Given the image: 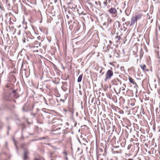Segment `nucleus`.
Masks as SVG:
<instances>
[{
  "label": "nucleus",
  "mask_w": 160,
  "mask_h": 160,
  "mask_svg": "<svg viewBox=\"0 0 160 160\" xmlns=\"http://www.w3.org/2000/svg\"><path fill=\"white\" fill-rule=\"evenodd\" d=\"M9 86L6 85L4 89V99L5 100L8 101L12 99L13 98H17L19 97L18 94L15 90H13L9 88Z\"/></svg>",
  "instance_id": "obj_1"
},
{
  "label": "nucleus",
  "mask_w": 160,
  "mask_h": 160,
  "mask_svg": "<svg viewBox=\"0 0 160 160\" xmlns=\"http://www.w3.org/2000/svg\"><path fill=\"white\" fill-rule=\"evenodd\" d=\"M142 16V15L140 13L136 14L134 16H133L131 20V23L130 26H131L134 25L135 23H137V21L140 19Z\"/></svg>",
  "instance_id": "obj_2"
},
{
  "label": "nucleus",
  "mask_w": 160,
  "mask_h": 160,
  "mask_svg": "<svg viewBox=\"0 0 160 160\" xmlns=\"http://www.w3.org/2000/svg\"><path fill=\"white\" fill-rule=\"evenodd\" d=\"M113 75V72L111 70H108L106 73V78L104 79L105 81H106L107 80L110 79Z\"/></svg>",
  "instance_id": "obj_3"
},
{
  "label": "nucleus",
  "mask_w": 160,
  "mask_h": 160,
  "mask_svg": "<svg viewBox=\"0 0 160 160\" xmlns=\"http://www.w3.org/2000/svg\"><path fill=\"white\" fill-rule=\"evenodd\" d=\"M112 82L113 85L118 86L119 84H121V81L119 80L118 78H115L113 79L112 81Z\"/></svg>",
  "instance_id": "obj_4"
},
{
  "label": "nucleus",
  "mask_w": 160,
  "mask_h": 160,
  "mask_svg": "<svg viewBox=\"0 0 160 160\" xmlns=\"http://www.w3.org/2000/svg\"><path fill=\"white\" fill-rule=\"evenodd\" d=\"M77 12L79 16L81 15H85L86 14V13L85 12L83 8H79Z\"/></svg>",
  "instance_id": "obj_5"
},
{
  "label": "nucleus",
  "mask_w": 160,
  "mask_h": 160,
  "mask_svg": "<svg viewBox=\"0 0 160 160\" xmlns=\"http://www.w3.org/2000/svg\"><path fill=\"white\" fill-rule=\"evenodd\" d=\"M29 153L28 150H25L23 155V160H27L28 158V155Z\"/></svg>",
  "instance_id": "obj_6"
},
{
  "label": "nucleus",
  "mask_w": 160,
  "mask_h": 160,
  "mask_svg": "<svg viewBox=\"0 0 160 160\" xmlns=\"http://www.w3.org/2000/svg\"><path fill=\"white\" fill-rule=\"evenodd\" d=\"M120 22L118 21H116L114 23L113 27L115 28H117V29H118L120 28Z\"/></svg>",
  "instance_id": "obj_7"
},
{
  "label": "nucleus",
  "mask_w": 160,
  "mask_h": 160,
  "mask_svg": "<svg viewBox=\"0 0 160 160\" xmlns=\"http://www.w3.org/2000/svg\"><path fill=\"white\" fill-rule=\"evenodd\" d=\"M68 8L72 9L75 8V7H76V5H74L71 2L68 3Z\"/></svg>",
  "instance_id": "obj_8"
},
{
  "label": "nucleus",
  "mask_w": 160,
  "mask_h": 160,
  "mask_svg": "<svg viewBox=\"0 0 160 160\" xmlns=\"http://www.w3.org/2000/svg\"><path fill=\"white\" fill-rule=\"evenodd\" d=\"M60 129V128H54L52 132V133L54 134H58L60 133L58 131Z\"/></svg>",
  "instance_id": "obj_9"
},
{
  "label": "nucleus",
  "mask_w": 160,
  "mask_h": 160,
  "mask_svg": "<svg viewBox=\"0 0 160 160\" xmlns=\"http://www.w3.org/2000/svg\"><path fill=\"white\" fill-rule=\"evenodd\" d=\"M117 12V10L114 8H112L109 10V12L111 13H115Z\"/></svg>",
  "instance_id": "obj_10"
},
{
  "label": "nucleus",
  "mask_w": 160,
  "mask_h": 160,
  "mask_svg": "<svg viewBox=\"0 0 160 160\" xmlns=\"http://www.w3.org/2000/svg\"><path fill=\"white\" fill-rule=\"evenodd\" d=\"M129 80L130 82L133 84H136V83H135L134 80L131 77H129Z\"/></svg>",
  "instance_id": "obj_11"
},
{
  "label": "nucleus",
  "mask_w": 160,
  "mask_h": 160,
  "mask_svg": "<svg viewBox=\"0 0 160 160\" xmlns=\"http://www.w3.org/2000/svg\"><path fill=\"white\" fill-rule=\"evenodd\" d=\"M82 75L81 74L78 77V82H80L82 80Z\"/></svg>",
  "instance_id": "obj_12"
},
{
  "label": "nucleus",
  "mask_w": 160,
  "mask_h": 160,
  "mask_svg": "<svg viewBox=\"0 0 160 160\" xmlns=\"http://www.w3.org/2000/svg\"><path fill=\"white\" fill-rule=\"evenodd\" d=\"M112 22V20L110 18H108L107 19V23L108 24V25H109V24L111 23V22Z\"/></svg>",
  "instance_id": "obj_13"
},
{
  "label": "nucleus",
  "mask_w": 160,
  "mask_h": 160,
  "mask_svg": "<svg viewBox=\"0 0 160 160\" xmlns=\"http://www.w3.org/2000/svg\"><path fill=\"white\" fill-rule=\"evenodd\" d=\"M140 67L143 70H146V66L145 65L143 64V65H141Z\"/></svg>",
  "instance_id": "obj_14"
},
{
  "label": "nucleus",
  "mask_w": 160,
  "mask_h": 160,
  "mask_svg": "<svg viewBox=\"0 0 160 160\" xmlns=\"http://www.w3.org/2000/svg\"><path fill=\"white\" fill-rule=\"evenodd\" d=\"M108 51H109V52H111L112 54H113L115 52V50L113 49L112 48H111L110 49H108Z\"/></svg>",
  "instance_id": "obj_15"
},
{
  "label": "nucleus",
  "mask_w": 160,
  "mask_h": 160,
  "mask_svg": "<svg viewBox=\"0 0 160 160\" xmlns=\"http://www.w3.org/2000/svg\"><path fill=\"white\" fill-rule=\"evenodd\" d=\"M62 89L64 91H66L67 90L66 86H64L63 85H62Z\"/></svg>",
  "instance_id": "obj_16"
},
{
  "label": "nucleus",
  "mask_w": 160,
  "mask_h": 160,
  "mask_svg": "<svg viewBox=\"0 0 160 160\" xmlns=\"http://www.w3.org/2000/svg\"><path fill=\"white\" fill-rule=\"evenodd\" d=\"M127 160H141V159L139 157H138L137 158H135L134 159L129 158Z\"/></svg>",
  "instance_id": "obj_17"
},
{
  "label": "nucleus",
  "mask_w": 160,
  "mask_h": 160,
  "mask_svg": "<svg viewBox=\"0 0 160 160\" xmlns=\"http://www.w3.org/2000/svg\"><path fill=\"white\" fill-rule=\"evenodd\" d=\"M103 26H104L105 27L107 28L108 26V24L107 22H104L103 24Z\"/></svg>",
  "instance_id": "obj_18"
},
{
  "label": "nucleus",
  "mask_w": 160,
  "mask_h": 160,
  "mask_svg": "<svg viewBox=\"0 0 160 160\" xmlns=\"http://www.w3.org/2000/svg\"><path fill=\"white\" fill-rule=\"evenodd\" d=\"M78 9V8H77V6H76V7H75V8L72 9V10L74 12H77Z\"/></svg>",
  "instance_id": "obj_19"
},
{
  "label": "nucleus",
  "mask_w": 160,
  "mask_h": 160,
  "mask_svg": "<svg viewBox=\"0 0 160 160\" xmlns=\"http://www.w3.org/2000/svg\"><path fill=\"white\" fill-rule=\"evenodd\" d=\"M62 83L63 84L62 85L66 87L68 86V83L67 82H63Z\"/></svg>",
  "instance_id": "obj_20"
},
{
  "label": "nucleus",
  "mask_w": 160,
  "mask_h": 160,
  "mask_svg": "<svg viewBox=\"0 0 160 160\" xmlns=\"http://www.w3.org/2000/svg\"><path fill=\"white\" fill-rule=\"evenodd\" d=\"M47 137H43L41 138H39L38 140H42L43 139H47Z\"/></svg>",
  "instance_id": "obj_21"
},
{
  "label": "nucleus",
  "mask_w": 160,
  "mask_h": 160,
  "mask_svg": "<svg viewBox=\"0 0 160 160\" xmlns=\"http://www.w3.org/2000/svg\"><path fill=\"white\" fill-rule=\"evenodd\" d=\"M120 38H121L119 36H117V37L116 38V39L117 41H118L120 39Z\"/></svg>",
  "instance_id": "obj_22"
},
{
  "label": "nucleus",
  "mask_w": 160,
  "mask_h": 160,
  "mask_svg": "<svg viewBox=\"0 0 160 160\" xmlns=\"http://www.w3.org/2000/svg\"><path fill=\"white\" fill-rule=\"evenodd\" d=\"M52 152H51L50 154V156H49V158H52Z\"/></svg>",
  "instance_id": "obj_23"
},
{
  "label": "nucleus",
  "mask_w": 160,
  "mask_h": 160,
  "mask_svg": "<svg viewBox=\"0 0 160 160\" xmlns=\"http://www.w3.org/2000/svg\"><path fill=\"white\" fill-rule=\"evenodd\" d=\"M122 21L123 22L125 20V18H122Z\"/></svg>",
  "instance_id": "obj_24"
},
{
  "label": "nucleus",
  "mask_w": 160,
  "mask_h": 160,
  "mask_svg": "<svg viewBox=\"0 0 160 160\" xmlns=\"http://www.w3.org/2000/svg\"><path fill=\"white\" fill-rule=\"evenodd\" d=\"M36 114V113H31V115H33V116H35Z\"/></svg>",
  "instance_id": "obj_25"
},
{
  "label": "nucleus",
  "mask_w": 160,
  "mask_h": 160,
  "mask_svg": "<svg viewBox=\"0 0 160 160\" xmlns=\"http://www.w3.org/2000/svg\"><path fill=\"white\" fill-rule=\"evenodd\" d=\"M60 101H62L63 102H64V100L63 99H61L60 100Z\"/></svg>",
  "instance_id": "obj_26"
},
{
  "label": "nucleus",
  "mask_w": 160,
  "mask_h": 160,
  "mask_svg": "<svg viewBox=\"0 0 160 160\" xmlns=\"http://www.w3.org/2000/svg\"><path fill=\"white\" fill-rule=\"evenodd\" d=\"M119 146H114V147L116 148H118L119 147Z\"/></svg>",
  "instance_id": "obj_27"
},
{
  "label": "nucleus",
  "mask_w": 160,
  "mask_h": 160,
  "mask_svg": "<svg viewBox=\"0 0 160 160\" xmlns=\"http://www.w3.org/2000/svg\"><path fill=\"white\" fill-rule=\"evenodd\" d=\"M63 153L66 155V156H67V153H66V152H63Z\"/></svg>",
  "instance_id": "obj_28"
},
{
  "label": "nucleus",
  "mask_w": 160,
  "mask_h": 160,
  "mask_svg": "<svg viewBox=\"0 0 160 160\" xmlns=\"http://www.w3.org/2000/svg\"><path fill=\"white\" fill-rule=\"evenodd\" d=\"M123 87L125 88H126V84H123Z\"/></svg>",
  "instance_id": "obj_29"
},
{
  "label": "nucleus",
  "mask_w": 160,
  "mask_h": 160,
  "mask_svg": "<svg viewBox=\"0 0 160 160\" xmlns=\"http://www.w3.org/2000/svg\"><path fill=\"white\" fill-rule=\"evenodd\" d=\"M125 90V88H124V87H123L122 88V91H124V90Z\"/></svg>",
  "instance_id": "obj_30"
},
{
  "label": "nucleus",
  "mask_w": 160,
  "mask_h": 160,
  "mask_svg": "<svg viewBox=\"0 0 160 160\" xmlns=\"http://www.w3.org/2000/svg\"><path fill=\"white\" fill-rule=\"evenodd\" d=\"M131 106H133L134 105V104L133 103H131Z\"/></svg>",
  "instance_id": "obj_31"
},
{
  "label": "nucleus",
  "mask_w": 160,
  "mask_h": 160,
  "mask_svg": "<svg viewBox=\"0 0 160 160\" xmlns=\"http://www.w3.org/2000/svg\"><path fill=\"white\" fill-rule=\"evenodd\" d=\"M109 57L110 58H112V55L111 54H109Z\"/></svg>",
  "instance_id": "obj_32"
},
{
  "label": "nucleus",
  "mask_w": 160,
  "mask_h": 160,
  "mask_svg": "<svg viewBox=\"0 0 160 160\" xmlns=\"http://www.w3.org/2000/svg\"><path fill=\"white\" fill-rule=\"evenodd\" d=\"M40 36H39V37H38V39H40Z\"/></svg>",
  "instance_id": "obj_33"
},
{
  "label": "nucleus",
  "mask_w": 160,
  "mask_h": 160,
  "mask_svg": "<svg viewBox=\"0 0 160 160\" xmlns=\"http://www.w3.org/2000/svg\"><path fill=\"white\" fill-rule=\"evenodd\" d=\"M54 2L55 3H56L57 2V0H54Z\"/></svg>",
  "instance_id": "obj_34"
},
{
  "label": "nucleus",
  "mask_w": 160,
  "mask_h": 160,
  "mask_svg": "<svg viewBox=\"0 0 160 160\" xmlns=\"http://www.w3.org/2000/svg\"><path fill=\"white\" fill-rule=\"evenodd\" d=\"M22 110L24 111H25V110H24V108L23 107L22 108Z\"/></svg>",
  "instance_id": "obj_35"
},
{
  "label": "nucleus",
  "mask_w": 160,
  "mask_h": 160,
  "mask_svg": "<svg viewBox=\"0 0 160 160\" xmlns=\"http://www.w3.org/2000/svg\"><path fill=\"white\" fill-rule=\"evenodd\" d=\"M109 42L110 43H112V42L111 41H109Z\"/></svg>",
  "instance_id": "obj_36"
},
{
  "label": "nucleus",
  "mask_w": 160,
  "mask_h": 160,
  "mask_svg": "<svg viewBox=\"0 0 160 160\" xmlns=\"http://www.w3.org/2000/svg\"><path fill=\"white\" fill-rule=\"evenodd\" d=\"M85 139V142H86V143H87V142H88V141H87L86 140V139Z\"/></svg>",
  "instance_id": "obj_37"
},
{
  "label": "nucleus",
  "mask_w": 160,
  "mask_h": 160,
  "mask_svg": "<svg viewBox=\"0 0 160 160\" xmlns=\"http://www.w3.org/2000/svg\"><path fill=\"white\" fill-rule=\"evenodd\" d=\"M104 3L105 4H106V5H107V2H106L105 3L104 2Z\"/></svg>",
  "instance_id": "obj_38"
},
{
  "label": "nucleus",
  "mask_w": 160,
  "mask_h": 160,
  "mask_svg": "<svg viewBox=\"0 0 160 160\" xmlns=\"http://www.w3.org/2000/svg\"><path fill=\"white\" fill-rule=\"evenodd\" d=\"M37 110H39V109L38 108H37Z\"/></svg>",
  "instance_id": "obj_39"
},
{
  "label": "nucleus",
  "mask_w": 160,
  "mask_h": 160,
  "mask_svg": "<svg viewBox=\"0 0 160 160\" xmlns=\"http://www.w3.org/2000/svg\"><path fill=\"white\" fill-rule=\"evenodd\" d=\"M23 42H25V40H23Z\"/></svg>",
  "instance_id": "obj_40"
},
{
  "label": "nucleus",
  "mask_w": 160,
  "mask_h": 160,
  "mask_svg": "<svg viewBox=\"0 0 160 160\" xmlns=\"http://www.w3.org/2000/svg\"><path fill=\"white\" fill-rule=\"evenodd\" d=\"M83 144L84 145H86V144H85V143H83Z\"/></svg>",
  "instance_id": "obj_41"
},
{
  "label": "nucleus",
  "mask_w": 160,
  "mask_h": 160,
  "mask_svg": "<svg viewBox=\"0 0 160 160\" xmlns=\"http://www.w3.org/2000/svg\"><path fill=\"white\" fill-rule=\"evenodd\" d=\"M51 160H54L52 158Z\"/></svg>",
  "instance_id": "obj_42"
},
{
  "label": "nucleus",
  "mask_w": 160,
  "mask_h": 160,
  "mask_svg": "<svg viewBox=\"0 0 160 160\" xmlns=\"http://www.w3.org/2000/svg\"><path fill=\"white\" fill-rule=\"evenodd\" d=\"M34 160H38V159H35Z\"/></svg>",
  "instance_id": "obj_43"
},
{
  "label": "nucleus",
  "mask_w": 160,
  "mask_h": 160,
  "mask_svg": "<svg viewBox=\"0 0 160 160\" xmlns=\"http://www.w3.org/2000/svg\"><path fill=\"white\" fill-rule=\"evenodd\" d=\"M148 153H150V151H149V152H148Z\"/></svg>",
  "instance_id": "obj_44"
},
{
  "label": "nucleus",
  "mask_w": 160,
  "mask_h": 160,
  "mask_svg": "<svg viewBox=\"0 0 160 160\" xmlns=\"http://www.w3.org/2000/svg\"><path fill=\"white\" fill-rule=\"evenodd\" d=\"M66 159H68V158H66Z\"/></svg>",
  "instance_id": "obj_45"
},
{
  "label": "nucleus",
  "mask_w": 160,
  "mask_h": 160,
  "mask_svg": "<svg viewBox=\"0 0 160 160\" xmlns=\"http://www.w3.org/2000/svg\"><path fill=\"white\" fill-rule=\"evenodd\" d=\"M100 160H102V159H101Z\"/></svg>",
  "instance_id": "obj_46"
},
{
  "label": "nucleus",
  "mask_w": 160,
  "mask_h": 160,
  "mask_svg": "<svg viewBox=\"0 0 160 160\" xmlns=\"http://www.w3.org/2000/svg\"><path fill=\"white\" fill-rule=\"evenodd\" d=\"M128 149H129V148H128Z\"/></svg>",
  "instance_id": "obj_47"
}]
</instances>
